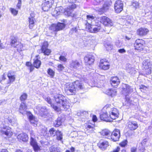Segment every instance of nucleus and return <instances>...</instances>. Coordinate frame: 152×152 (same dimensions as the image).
<instances>
[{"label":"nucleus","mask_w":152,"mask_h":152,"mask_svg":"<svg viewBox=\"0 0 152 152\" xmlns=\"http://www.w3.org/2000/svg\"><path fill=\"white\" fill-rule=\"evenodd\" d=\"M119 115L118 111L116 108L108 107L106 112L100 115V118L101 120L103 121L110 122L111 121L110 118L115 119L116 118L118 117Z\"/></svg>","instance_id":"f257e3e1"},{"label":"nucleus","mask_w":152,"mask_h":152,"mask_svg":"<svg viewBox=\"0 0 152 152\" xmlns=\"http://www.w3.org/2000/svg\"><path fill=\"white\" fill-rule=\"evenodd\" d=\"M54 98L56 102L58 104L61 105L60 108L61 110L65 111L69 109L70 108V104L66 98L62 94H58L54 96Z\"/></svg>","instance_id":"f03ea898"},{"label":"nucleus","mask_w":152,"mask_h":152,"mask_svg":"<svg viewBox=\"0 0 152 152\" xmlns=\"http://www.w3.org/2000/svg\"><path fill=\"white\" fill-rule=\"evenodd\" d=\"M30 143L31 145L33 147L35 151L37 152L40 150V148L38 145L37 142L36 140V137L34 133L33 132H30Z\"/></svg>","instance_id":"7ed1b4c3"},{"label":"nucleus","mask_w":152,"mask_h":152,"mask_svg":"<svg viewBox=\"0 0 152 152\" xmlns=\"http://www.w3.org/2000/svg\"><path fill=\"white\" fill-rule=\"evenodd\" d=\"M65 90L66 93L69 95H72L76 93V88L72 83H66L65 85Z\"/></svg>","instance_id":"20e7f679"},{"label":"nucleus","mask_w":152,"mask_h":152,"mask_svg":"<svg viewBox=\"0 0 152 152\" xmlns=\"http://www.w3.org/2000/svg\"><path fill=\"white\" fill-rule=\"evenodd\" d=\"M152 63L149 59L144 60L143 62V66L147 74H149L151 72Z\"/></svg>","instance_id":"39448f33"},{"label":"nucleus","mask_w":152,"mask_h":152,"mask_svg":"<svg viewBox=\"0 0 152 152\" xmlns=\"http://www.w3.org/2000/svg\"><path fill=\"white\" fill-rule=\"evenodd\" d=\"M123 3L120 0L116 1L114 4V9L115 12L117 13H119L123 10Z\"/></svg>","instance_id":"423d86ee"},{"label":"nucleus","mask_w":152,"mask_h":152,"mask_svg":"<svg viewBox=\"0 0 152 152\" xmlns=\"http://www.w3.org/2000/svg\"><path fill=\"white\" fill-rule=\"evenodd\" d=\"M144 41L142 39H137L134 44L135 49L139 51H142L144 48Z\"/></svg>","instance_id":"0eeeda50"},{"label":"nucleus","mask_w":152,"mask_h":152,"mask_svg":"<svg viewBox=\"0 0 152 152\" xmlns=\"http://www.w3.org/2000/svg\"><path fill=\"white\" fill-rule=\"evenodd\" d=\"M54 2V0H45V2L42 4V10L45 11H48L52 7Z\"/></svg>","instance_id":"6e6552de"},{"label":"nucleus","mask_w":152,"mask_h":152,"mask_svg":"<svg viewBox=\"0 0 152 152\" xmlns=\"http://www.w3.org/2000/svg\"><path fill=\"white\" fill-rule=\"evenodd\" d=\"M120 137V130L118 129H116L111 133L110 139L114 141H118L119 140Z\"/></svg>","instance_id":"1a4fd4ad"},{"label":"nucleus","mask_w":152,"mask_h":152,"mask_svg":"<svg viewBox=\"0 0 152 152\" xmlns=\"http://www.w3.org/2000/svg\"><path fill=\"white\" fill-rule=\"evenodd\" d=\"M65 25L63 23H58L57 24H53L50 27V29L54 31H58L63 29Z\"/></svg>","instance_id":"9d476101"},{"label":"nucleus","mask_w":152,"mask_h":152,"mask_svg":"<svg viewBox=\"0 0 152 152\" xmlns=\"http://www.w3.org/2000/svg\"><path fill=\"white\" fill-rule=\"evenodd\" d=\"M101 22L105 26L111 27L113 25L112 20L106 16H102L100 18Z\"/></svg>","instance_id":"9b49d317"},{"label":"nucleus","mask_w":152,"mask_h":152,"mask_svg":"<svg viewBox=\"0 0 152 152\" xmlns=\"http://www.w3.org/2000/svg\"><path fill=\"white\" fill-rule=\"evenodd\" d=\"M122 89V93L125 96H127L133 91L132 89L128 84H123Z\"/></svg>","instance_id":"f8f14e48"},{"label":"nucleus","mask_w":152,"mask_h":152,"mask_svg":"<svg viewBox=\"0 0 152 152\" xmlns=\"http://www.w3.org/2000/svg\"><path fill=\"white\" fill-rule=\"evenodd\" d=\"M35 110L37 112H39V114H40L41 116H43V115H46L48 114V112L45 107H41L40 105H38L35 109Z\"/></svg>","instance_id":"ddd939ff"},{"label":"nucleus","mask_w":152,"mask_h":152,"mask_svg":"<svg viewBox=\"0 0 152 152\" xmlns=\"http://www.w3.org/2000/svg\"><path fill=\"white\" fill-rule=\"evenodd\" d=\"M84 61L87 64L91 65L92 64L94 61V56L91 55H86L84 58Z\"/></svg>","instance_id":"4468645a"},{"label":"nucleus","mask_w":152,"mask_h":152,"mask_svg":"<svg viewBox=\"0 0 152 152\" xmlns=\"http://www.w3.org/2000/svg\"><path fill=\"white\" fill-rule=\"evenodd\" d=\"M48 42H44L41 48L42 52L45 55H49L51 53V50L48 48Z\"/></svg>","instance_id":"2eb2a0df"},{"label":"nucleus","mask_w":152,"mask_h":152,"mask_svg":"<svg viewBox=\"0 0 152 152\" xmlns=\"http://www.w3.org/2000/svg\"><path fill=\"white\" fill-rule=\"evenodd\" d=\"M64 11L63 7H56L55 9L52 11L51 14L53 16L56 17L63 13Z\"/></svg>","instance_id":"dca6fc26"},{"label":"nucleus","mask_w":152,"mask_h":152,"mask_svg":"<svg viewBox=\"0 0 152 152\" xmlns=\"http://www.w3.org/2000/svg\"><path fill=\"white\" fill-rule=\"evenodd\" d=\"M99 148L102 150H105L107 149L109 145L108 142L107 141L101 140L98 144Z\"/></svg>","instance_id":"f3484780"},{"label":"nucleus","mask_w":152,"mask_h":152,"mask_svg":"<svg viewBox=\"0 0 152 152\" xmlns=\"http://www.w3.org/2000/svg\"><path fill=\"white\" fill-rule=\"evenodd\" d=\"M109 66L110 65L108 62L104 59L100 60L99 65V67L100 68L103 70H106L109 69Z\"/></svg>","instance_id":"a211bd4d"},{"label":"nucleus","mask_w":152,"mask_h":152,"mask_svg":"<svg viewBox=\"0 0 152 152\" xmlns=\"http://www.w3.org/2000/svg\"><path fill=\"white\" fill-rule=\"evenodd\" d=\"M128 128L131 130H134L138 127L137 122L132 121H129L128 122Z\"/></svg>","instance_id":"6ab92c4d"},{"label":"nucleus","mask_w":152,"mask_h":152,"mask_svg":"<svg viewBox=\"0 0 152 152\" xmlns=\"http://www.w3.org/2000/svg\"><path fill=\"white\" fill-rule=\"evenodd\" d=\"M43 98L49 104H50L51 106L56 111L58 112L61 111L60 108H59L56 106L51 104V101L49 97L44 96Z\"/></svg>","instance_id":"aec40b11"},{"label":"nucleus","mask_w":152,"mask_h":152,"mask_svg":"<svg viewBox=\"0 0 152 152\" xmlns=\"http://www.w3.org/2000/svg\"><path fill=\"white\" fill-rule=\"evenodd\" d=\"M76 7V5L75 4L70 5L67 7V9L64 12L65 15H67L68 16L70 15L73 10Z\"/></svg>","instance_id":"412c9836"},{"label":"nucleus","mask_w":152,"mask_h":152,"mask_svg":"<svg viewBox=\"0 0 152 152\" xmlns=\"http://www.w3.org/2000/svg\"><path fill=\"white\" fill-rule=\"evenodd\" d=\"M28 117L31 123L35 126L37 125V119L30 113L28 112Z\"/></svg>","instance_id":"4be33fe9"},{"label":"nucleus","mask_w":152,"mask_h":152,"mask_svg":"<svg viewBox=\"0 0 152 152\" xmlns=\"http://www.w3.org/2000/svg\"><path fill=\"white\" fill-rule=\"evenodd\" d=\"M120 81L118 78L117 77H112L110 79V83L112 86L117 87L119 84Z\"/></svg>","instance_id":"5701e85b"},{"label":"nucleus","mask_w":152,"mask_h":152,"mask_svg":"<svg viewBox=\"0 0 152 152\" xmlns=\"http://www.w3.org/2000/svg\"><path fill=\"white\" fill-rule=\"evenodd\" d=\"M27 107L25 103L24 102L21 103L19 109V112L23 115L26 113H27L26 111Z\"/></svg>","instance_id":"b1692460"},{"label":"nucleus","mask_w":152,"mask_h":152,"mask_svg":"<svg viewBox=\"0 0 152 152\" xmlns=\"http://www.w3.org/2000/svg\"><path fill=\"white\" fill-rule=\"evenodd\" d=\"M148 31V30L145 28H140L137 31V34L140 36H144L146 35Z\"/></svg>","instance_id":"393cba45"},{"label":"nucleus","mask_w":152,"mask_h":152,"mask_svg":"<svg viewBox=\"0 0 152 152\" xmlns=\"http://www.w3.org/2000/svg\"><path fill=\"white\" fill-rule=\"evenodd\" d=\"M7 76L10 83H12L15 81V75L14 71H9L8 72Z\"/></svg>","instance_id":"a878e982"},{"label":"nucleus","mask_w":152,"mask_h":152,"mask_svg":"<svg viewBox=\"0 0 152 152\" xmlns=\"http://www.w3.org/2000/svg\"><path fill=\"white\" fill-rule=\"evenodd\" d=\"M101 134L103 137L108 139H110L111 132L107 129L102 130L100 132Z\"/></svg>","instance_id":"bb28decb"},{"label":"nucleus","mask_w":152,"mask_h":152,"mask_svg":"<svg viewBox=\"0 0 152 152\" xmlns=\"http://www.w3.org/2000/svg\"><path fill=\"white\" fill-rule=\"evenodd\" d=\"M1 131L2 133L8 136H11L12 134V132H11L10 129L8 127L3 128L1 130Z\"/></svg>","instance_id":"cd10ccee"},{"label":"nucleus","mask_w":152,"mask_h":152,"mask_svg":"<svg viewBox=\"0 0 152 152\" xmlns=\"http://www.w3.org/2000/svg\"><path fill=\"white\" fill-rule=\"evenodd\" d=\"M18 139L20 141H26L28 139L27 134L25 133H21L18 135L17 136Z\"/></svg>","instance_id":"c85d7f7f"},{"label":"nucleus","mask_w":152,"mask_h":152,"mask_svg":"<svg viewBox=\"0 0 152 152\" xmlns=\"http://www.w3.org/2000/svg\"><path fill=\"white\" fill-rule=\"evenodd\" d=\"M109 5L106 3H105L102 7L99 9L98 11L99 13L100 14H102L104 12H105L107 10L109 9Z\"/></svg>","instance_id":"c756f323"},{"label":"nucleus","mask_w":152,"mask_h":152,"mask_svg":"<svg viewBox=\"0 0 152 152\" xmlns=\"http://www.w3.org/2000/svg\"><path fill=\"white\" fill-rule=\"evenodd\" d=\"M80 64L77 60H73L70 63V66L74 69H77L79 67Z\"/></svg>","instance_id":"7c9ffc66"},{"label":"nucleus","mask_w":152,"mask_h":152,"mask_svg":"<svg viewBox=\"0 0 152 152\" xmlns=\"http://www.w3.org/2000/svg\"><path fill=\"white\" fill-rule=\"evenodd\" d=\"M82 81L79 80H76L74 83L76 89L78 88L80 89H82L83 88V85Z\"/></svg>","instance_id":"2f4dec72"},{"label":"nucleus","mask_w":152,"mask_h":152,"mask_svg":"<svg viewBox=\"0 0 152 152\" xmlns=\"http://www.w3.org/2000/svg\"><path fill=\"white\" fill-rule=\"evenodd\" d=\"M127 71L132 75H134L136 72L134 68L132 67L130 65L128 66V67L127 68Z\"/></svg>","instance_id":"473e14b6"},{"label":"nucleus","mask_w":152,"mask_h":152,"mask_svg":"<svg viewBox=\"0 0 152 152\" xmlns=\"http://www.w3.org/2000/svg\"><path fill=\"white\" fill-rule=\"evenodd\" d=\"M19 42L17 41V39L15 37L12 36L11 37L10 41L11 45L13 47H16V45Z\"/></svg>","instance_id":"72a5a7b5"},{"label":"nucleus","mask_w":152,"mask_h":152,"mask_svg":"<svg viewBox=\"0 0 152 152\" xmlns=\"http://www.w3.org/2000/svg\"><path fill=\"white\" fill-rule=\"evenodd\" d=\"M106 93L108 95L113 97L116 95V91L115 89H109L106 91Z\"/></svg>","instance_id":"f704fd0d"},{"label":"nucleus","mask_w":152,"mask_h":152,"mask_svg":"<svg viewBox=\"0 0 152 152\" xmlns=\"http://www.w3.org/2000/svg\"><path fill=\"white\" fill-rule=\"evenodd\" d=\"M101 28L100 25H93L92 29L91 30V32L96 33L98 32Z\"/></svg>","instance_id":"c9c22d12"},{"label":"nucleus","mask_w":152,"mask_h":152,"mask_svg":"<svg viewBox=\"0 0 152 152\" xmlns=\"http://www.w3.org/2000/svg\"><path fill=\"white\" fill-rule=\"evenodd\" d=\"M29 27L30 29L33 28L34 26V21L35 20L34 18L29 17Z\"/></svg>","instance_id":"e433bc0d"},{"label":"nucleus","mask_w":152,"mask_h":152,"mask_svg":"<svg viewBox=\"0 0 152 152\" xmlns=\"http://www.w3.org/2000/svg\"><path fill=\"white\" fill-rule=\"evenodd\" d=\"M61 118L58 117L54 122V125L56 127H58L61 124Z\"/></svg>","instance_id":"4c0bfd02"},{"label":"nucleus","mask_w":152,"mask_h":152,"mask_svg":"<svg viewBox=\"0 0 152 152\" xmlns=\"http://www.w3.org/2000/svg\"><path fill=\"white\" fill-rule=\"evenodd\" d=\"M8 120L10 123L12 124V125H16L17 124L16 119L14 118L9 117L8 118Z\"/></svg>","instance_id":"58836bf2"},{"label":"nucleus","mask_w":152,"mask_h":152,"mask_svg":"<svg viewBox=\"0 0 152 152\" xmlns=\"http://www.w3.org/2000/svg\"><path fill=\"white\" fill-rule=\"evenodd\" d=\"M94 129V126H91L90 125H88L86 128V131L88 133H92L93 132Z\"/></svg>","instance_id":"ea45409f"},{"label":"nucleus","mask_w":152,"mask_h":152,"mask_svg":"<svg viewBox=\"0 0 152 152\" xmlns=\"http://www.w3.org/2000/svg\"><path fill=\"white\" fill-rule=\"evenodd\" d=\"M41 62L40 60L37 59L34 61L33 65L34 67L37 68H38L40 66Z\"/></svg>","instance_id":"a19ab883"},{"label":"nucleus","mask_w":152,"mask_h":152,"mask_svg":"<svg viewBox=\"0 0 152 152\" xmlns=\"http://www.w3.org/2000/svg\"><path fill=\"white\" fill-rule=\"evenodd\" d=\"M50 152H60L59 149L54 146L50 147L49 148Z\"/></svg>","instance_id":"79ce46f5"},{"label":"nucleus","mask_w":152,"mask_h":152,"mask_svg":"<svg viewBox=\"0 0 152 152\" xmlns=\"http://www.w3.org/2000/svg\"><path fill=\"white\" fill-rule=\"evenodd\" d=\"M57 139L58 140L61 141L62 139V134L59 130L57 131L56 134Z\"/></svg>","instance_id":"37998d69"},{"label":"nucleus","mask_w":152,"mask_h":152,"mask_svg":"<svg viewBox=\"0 0 152 152\" xmlns=\"http://www.w3.org/2000/svg\"><path fill=\"white\" fill-rule=\"evenodd\" d=\"M16 45V47H14L17 48L18 51V52H20L22 50V49L23 48V45L19 42Z\"/></svg>","instance_id":"c03bdc74"},{"label":"nucleus","mask_w":152,"mask_h":152,"mask_svg":"<svg viewBox=\"0 0 152 152\" xmlns=\"http://www.w3.org/2000/svg\"><path fill=\"white\" fill-rule=\"evenodd\" d=\"M57 131H56L53 128H51L49 130L50 135L52 136H54L56 134Z\"/></svg>","instance_id":"a18cd8bd"},{"label":"nucleus","mask_w":152,"mask_h":152,"mask_svg":"<svg viewBox=\"0 0 152 152\" xmlns=\"http://www.w3.org/2000/svg\"><path fill=\"white\" fill-rule=\"evenodd\" d=\"M105 46L107 50H109L112 49L113 48V45L110 43H107L105 44Z\"/></svg>","instance_id":"49530a36"},{"label":"nucleus","mask_w":152,"mask_h":152,"mask_svg":"<svg viewBox=\"0 0 152 152\" xmlns=\"http://www.w3.org/2000/svg\"><path fill=\"white\" fill-rule=\"evenodd\" d=\"M27 97V95L26 93L23 94L20 96V100L23 101L26 99Z\"/></svg>","instance_id":"de8ad7c7"},{"label":"nucleus","mask_w":152,"mask_h":152,"mask_svg":"<svg viewBox=\"0 0 152 152\" xmlns=\"http://www.w3.org/2000/svg\"><path fill=\"white\" fill-rule=\"evenodd\" d=\"M10 11L11 13L15 16L18 13V11L12 8H10Z\"/></svg>","instance_id":"09e8293b"},{"label":"nucleus","mask_w":152,"mask_h":152,"mask_svg":"<svg viewBox=\"0 0 152 152\" xmlns=\"http://www.w3.org/2000/svg\"><path fill=\"white\" fill-rule=\"evenodd\" d=\"M48 74L50 75L52 77L54 76V72L53 70L51 69H49L48 70Z\"/></svg>","instance_id":"8fccbe9b"},{"label":"nucleus","mask_w":152,"mask_h":152,"mask_svg":"<svg viewBox=\"0 0 152 152\" xmlns=\"http://www.w3.org/2000/svg\"><path fill=\"white\" fill-rule=\"evenodd\" d=\"M132 5L136 9H137L139 7V4L137 2L135 1L132 3Z\"/></svg>","instance_id":"3c124183"},{"label":"nucleus","mask_w":152,"mask_h":152,"mask_svg":"<svg viewBox=\"0 0 152 152\" xmlns=\"http://www.w3.org/2000/svg\"><path fill=\"white\" fill-rule=\"evenodd\" d=\"M64 68V66L62 64H60L58 66L57 69L59 72L62 71Z\"/></svg>","instance_id":"603ef678"},{"label":"nucleus","mask_w":152,"mask_h":152,"mask_svg":"<svg viewBox=\"0 0 152 152\" xmlns=\"http://www.w3.org/2000/svg\"><path fill=\"white\" fill-rule=\"evenodd\" d=\"M95 17L92 15H87V19L88 20H94Z\"/></svg>","instance_id":"864d4df0"},{"label":"nucleus","mask_w":152,"mask_h":152,"mask_svg":"<svg viewBox=\"0 0 152 152\" xmlns=\"http://www.w3.org/2000/svg\"><path fill=\"white\" fill-rule=\"evenodd\" d=\"M93 25L90 24L89 23L86 24V28L88 29L89 31L91 32V30L92 29Z\"/></svg>","instance_id":"5fc2aeb1"},{"label":"nucleus","mask_w":152,"mask_h":152,"mask_svg":"<svg viewBox=\"0 0 152 152\" xmlns=\"http://www.w3.org/2000/svg\"><path fill=\"white\" fill-rule=\"evenodd\" d=\"M127 144V141L124 140L121 142L120 144V145L121 146L124 147Z\"/></svg>","instance_id":"6e6d98bb"},{"label":"nucleus","mask_w":152,"mask_h":152,"mask_svg":"<svg viewBox=\"0 0 152 152\" xmlns=\"http://www.w3.org/2000/svg\"><path fill=\"white\" fill-rule=\"evenodd\" d=\"M59 59L60 60L63 61H66L67 60L66 58L64 56H60Z\"/></svg>","instance_id":"4d7b16f0"},{"label":"nucleus","mask_w":152,"mask_h":152,"mask_svg":"<svg viewBox=\"0 0 152 152\" xmlns=\"http://www.w3.org/2000/svg\"><path fill=\"white\" fill-rule=\"evenodd\" d=\"M118 52L121 53H125L126 52V50L124 49H121L118 50Z\"/></svg>","instance_id":"13d9d810"},{"label":"nucleus","mask_w":152,"mask_h":152,"mask_svg":"<svg viewBox=\"0 0 152 152\" xmlns=\"http://www.w3.org/2000/svg\"><path fill=\"white\" fill-rule=\"evenodd\" d=\"M95 2V3H94V4L96 5H97L99 4L103 0H94Z\"/></svg>","instance_id":"bf43d9fd"},{"label":"nucleus","mask_w":152,"mask_h":152,"mask_svg":"<svg viewBox=\"0 0 152 152\" xmlns=\"http://www.w3.org/2000/svg\"><path fill=\"white\" fill-rule=\"evenodd\" d=\"M120 150V148L119 147H117L116 148L113 149L112 152H118Z\"/></svg>","instance_id":"052dcab7"},{"label":"nucleus","mask_w":152,"mask_h":152,"mask_svg":"<svg viewBox=\"0 0 152 152\" xmlns=\"http://www.w3.org/2000/svg\"><path fill=\"white\" fill-rule=\"evenodd\" d=\"M21 4V1H18L17 4V7L19 9H20V8Z\"/></svg>","instance_id":"680f3d73"},{"label":"nucleus","mask_w":152,"mask_h":152,"mask_svg":"<svg viewBox=\"0 0 152 152\" xmlns=\"http://www.w3.org/2000/svg\"><path fill=\"white\" fill-rule=\"evenodd\" d=\"M97 120V117L95 115H93L92 117V120L94 122H96Z\"/></svg>","instance_id":"e2e57ef3"},{"label":"nucleus","mask_w":152,"mask_h":152,"mask_svg":"<svg viewBox=\"0 0 152 152\" xmlns=\"http://www.w3.org/2000/svg\"><path fill=\"white\" fill-rule=\"evenodd\" d=\"M140 89H142L143 90H145L147 88V87L143 85H141L140 86Z\"/></svg>","instance_id":"0e129e2a"},{"label":"nucleus","mask_w":152,"mask_h":152,"mask_svg":"<svg viewBox=\"0 0 152 152\" xmlns=\"http://www.w3.org/2000/svg\"><path fill=\"white\" fill-rule=\"evenodd\" d=\"M137 149L136 148L132 147L131 148V152H136Z\"/></svg>","instance_id":"69168bd1"},{"label":"nucleus","mask_w":152,"mask_h":152,"mask_svg":"<svg viewBox=\"0 0 152 152\" xmlns=\"http://www.w3.org/2000/svg\"><path fill=\"white\" fill-rule=\"evenodd\" d=\"M77 1V0H68V2L71 3H75Z\"/></svg>","instance_id":"338daca9"},{"label":"nucleus","mask_w":152,"mask_h":152,"mask_svg":"<svg viewBox=\"0 0 152 152\" xmlns=\"http://www.w3.org/2000/svg\"><path fill=\"white\" fill-rule=\"evenodd\" d=\"M0 152H9L6 149H2Z\"/></svg>","instance_id":"774afa93"}]
</instances>
